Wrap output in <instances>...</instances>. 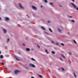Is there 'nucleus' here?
I'll list each match as a JSON object with an SVG mask.
<instances>
[{
    "instance_id": "obj_1",
    "label": "nucleus",
    "mask_w": 78,
    "mask_h": 78,
    "mask_svg": "<svg viewBox=\"0 0 78 78\" xmlns=\"http://www.w3.org/2000/svg\"><path fill=\"white\" fill-rule=\"evenodd\" d=\"M58 30L60 33H62L63 30V28L62 27H59L58 28Z\"/></svg>"
},
{
    "instance_id": "obj_2",
    "label": "nucleus",
    "mask_w": 78,
    "mask_h": 78,
    "mask_svg": "<svg viewBox=\"0 0 78 78\" xmlns=\"http://www.w3.org/2000/svg\"><path fill=\"white\" fill-rule=\"evenodd\" d=\"M20 72V71L19 70H16L14 71L15 75H17V73H19Z\"/></svg>"
},
{
    "instance_id": "obj_3",
    "label": "nucleus",
    "mask_w": 78,
    "mask_h": 78,
    "mask_svg": "<svg viewBox=\"0 0 78 78\" xmlns=\"http://www.w3.org/2000/svg\"><path fill=\"white\" fill-rule=\"evenodd\" d=\"M29 67H34V68L36 67V66L34 65L33 64L30 63L29 65Z\"/></svg>"
},
{
    "instance_id": "obj_4",
    "label": "nucleus",
    "mask_w": 78,
    "mask_h": 78,
    "mask_svg": "<svg viewBox=\"0 0 78 78\" xmlns=\"http://www.w3.org/2000/svg\"><path fill=\"white\" fill-rule=\"evenodd\" d=\"M18 6H19L21 9H24V7L22 6V4L20 3L18 4Z\"/></svg>"
},
{
    "instance_id": "obj_5",
    "label": "nucleus",
    "mask_w": 78,
    "mask_h": 78,
    "mask_svg": "<svg viewBox=\"0 0 78 78\" xmlns=\"http://www.w3.org/2000/svg\"><path fill=\"white\" fill-rule=\"evenodd\" d=\"M71 5H72L74 8H76V5L75 4H73V3L71 2Z\"/></svg>"
},
{
    "instance_id": "obj_6",
    "label": "nucleus",
    "mask_w": 78,
    "mask_h": 78,
    "mask_svg": "<svg viewBox=\"0 0 78 78\" xmlns=\"http://www.w3.org/2000/svg\"><path fill=\"white\" fill-rule=\"evenodd\" d=\"M32 8L33 9H34L35 10H36V9H37V7L34 5H32Z\"/></svg>"
},
{
    "instance_id": "obj_7",
    "label": "nucleus",
    "mask_w": 78,
    "mask_h": 78,
    "mask_svg": "<svg viewBox=\"0 0 78 78\" xmlns=\"http://www.w3.org/2000/svg\"><path fill=\"white\" fill-rule=\"evenodd\" d=\"M5 20H7V21H8V20H9V18H8V17H6L5 18Z\"/></svg>"
},
{
    "instance_id": "obj_8",
    "label": "nucleus",
    "mask_w": 78,
    "mask_h": 78,
    "mask_svg": "<svg viewBox=\"0 0 78 78\" xmlns=\"http://www.w3.org/2000/svg\"><path fill=\"white\" fill-rule=\"evenodd\" d=\"M3 30L4 33H6V30L4 29H3Z\"/></svg>"
},
{
    "instance_id": "obj_9",
    "label": "nucleus",
    "mask_w": 78,
    "mask_h": 78,
    "mask_svg": "<svg viewBox=\"0 0 78 78\" xmlns=\"http://www.w3.org/2000/svg\"><path fill=\"white\" fill-rule=\"evenodd\" d=\"M26 50L27 51H30V49L28 48H26Z\"/></svg>"
},
{
    "instance_id": "obj_10",
    "label": "nucleus",
    "mask_w": 78,
    "mask_h": 78,
    "mask_svg": "<svg viewBox=\"0 0 78 78\" xmlns=\"http://www.w3.org/2000/svg\"><path fill=\"white\" fill-rule=\"evenodd\" d=\"M15 58H16V60H17V61H19V59L18 58V57H16V56H15Z\"/></svg>"
},
{
    "instance_id": "obj_11",
    "label": "nucleus",
    "mask_w": 78,
    "mask_h": 78,
    "mask_svg": "<svg viewBox=\"0 0 78 78\" xmlns=\"http://www.w3.org/2000/svg\"><path fill=\"white\" fill-rule=\"evenodd\" d=\"M73 75L74 76V77H75V78H76V75L75 73H73Z\"/></svg>"
},
{
    "instance_id": "obj_12",
    "label": "nucleus",
    "mask_w": 78,
    "mask_h": 78,
    "mask_svg": "<svg viewBox=\"0 0 78 78\" xmlns=\"http://www.w3.org/2000/svg\"><path fill=\"white\" fill-rule=\"evenodd\" d=\"M49 30L51 33L53 32V31L52 30H51V28H49Z\"/></svg>"
},
{
    "instance_id": "obj_13",
    "label": "nucleus",
    "mask_w": 78,
    "mask_h": 78,
    "mask_svg": "<svg viewBox=\"0 0 78 78\" xmlns=\"http://www.w3.org/2000/svg\"><path fill=\"white\" fill-rule=\"evenodd\" d=\"M0 58H1V59H3V55H1L0 56Z\"/></svg>"
},
{
    "instance_id": "obj_14",
    "label": "nucleus",
    "mask_w": 78,
    "mask_h": 78,
    "mask_svg": "<svg viewBox=\"0 0 78 78\" xmlns=\"http://www.w3.org/2000/svg\"><path fill=\"white\" fill-rule=\"evenodd\" d=\"M41 28H42V29L43 30H45V28H44V27H41Z\"/></svg>"
},
{
    "instance_id": "obj_15",
    "label": "nucleus",
    "mask_w": 78,
    "mask_h": 78,
    "mask_svg": "<svg viewBox=\"0 0 78 78\" xmlns=\"http://www.w3.org/2000/svg\"><path fill=\"white\" fill-rule=\"evenodd\" d=\"M55 44L56 45H59V43H55Z\"/></svg>"
},
{
    "instance_id": "obj_16",
    "label": "nucleus",
    "mask_w": 78,
    "mask_h": 78,
    "mask_svg": "<svg viewBox=\"0 0 78 78\" xmlns=\"http://www.w3.org/2000/svg\"><path fill=\"white\" fill-rule=\"evenodd\" d=\"M46 52V53L47 54H48V53H49L48 52V51H47V50H45Z\"/></svg>"
},
{
    "instance_id": "obj_17",
    "label": "nucleus",
    "mask_w": 78,
    "mask_h": 78,
    "mask_svg": "<svg viewBox=\"0 0 78 78\" xmlns=\"http://www.w3.org/2000/svg\"><path fill=\"white\" fill-rule=\"evenodd\" d=\"M31 60L34 61H35V59H34L33 58H31Z\"/></svg>"
},
{
    "instance_id": "obj_18",
    "label": "nucleus",
    "mask_w": 78,
    "mask_h": 78,
    "mask_svg": "<svg viewBox=\"0 0 78 78\" xmlns=\"http://www.w3.org/2000/svg\"><path fill=\"white\" fill-rule=\"evenodd\" d=\"M61 69H62V70H63V71H65V69L63 68H62Z\"/></svg>"
},
{
    "instance_id": "obj_19",
    "label": "nucleus",
    "mask_w": 78,
    "mask_h": 78,
    "mask_svg": "<svg viewBox=\"0 0 78 78\" xmlns=\"http://www.w3.org/2000/svg\"><path fill=\"white\" fill-rule=\"evenodd\" d=\"M61 45H62V46H64V45H65L64 44H63V43H61Z\"/></svg>"
},
{
    "instance_id": "obj_20",
    "label": "nucleus",
    "mask_w": 78,
    "mask_h": 78,
    "mask_svg": "<svg viewBox=\"0 0 78 78\" xmlns=\"http://www.w3.org/2000/svg\"><path fill=\"white\" fill-rule=\"evenodd\" d=\"M69 54L70 55H72V52H69Z\"/></svg>"
},
{
    "instance_id": "obj_21",
    "label": "nucleus",
    "mask_w": 78,
    "mask_h": 78,
    "mask_svg": "<svg viewBox=\"0 0 78 78\" xmlns=\"http://www.w3.org/2000/svg\"><path fill=\"white\" fill-rule=\"evenodd\" d=\"M44 2L45 3H48V1L47 0H44Z\"/></svg>"
},
{
    "instance_id": "obj_22",
    "label": "nucleus",
    "mask_w": 78,
    "mask_h": 78,
    "mask_svg": "<svg viewBox=\"0 0 78 78\" xmlns=\"http://www.w3.org/2000/svg\"><path fill=\"white\" fill-rule=\"evenodd\" d=\"M73 42H74V43H75V44H77V43H76V41H75V40H73Z\"/></svg>"
},
{
    "instance_id": "obj_23",
    "label": "nucleus",
    "mask_w": 78,
    "mask_h": 78,
    "mask_svg": "<svg viewBox=\"0 0 78 78\" xmlns=\"http://www.w3.org/2000/svg\"><path fill=\"white\" fill-rule=\"evenodd\" d=\"M9 41V38H8L7 43Z\"/></svg>"
},
{
    "instance_id": "obj_24",
    "label": "nucleus",
    "mask_w": 78,
    "mask_h": 78,
    "mask_svg": "<svg viewBox=\"0 0 78 78\" xmlns=\"http://www.w3.org/2000/svg\"><path fill=\"white\" fill-rule=\"evenodd\" d=\"M39 76L40 77V78H42V75H39Z\"/></svg>"
},
{
    "instance_id": "obj_25",
    "label": "nucleus",
    "mask_w": 78,
    "mask_h": 78,
    "mask_svg": "<svg viewBox=\"0 0 78 78\" xmlns=\"http://www.w3.org/2000/svg\"><path fill=\"white\" fill-rule=\"evenodd\" d=\"M71 21L73 22H75V20H72Z\"/></svg>"
},
{
    "instance_id": "obj_26",
    "label": "nucleus",
    "mask_w": 78,
    "mask_h": 78,
    "mask_svg": "<svg viewBox=\"0 0 78 78\" xmlns=\"http://www.w3.org/2000/svg\"><path fill=\"white\" fill-rule=\"evenodd\" d=\"M61 55L63 57V58H65V56H64V55Z\"/></svg>"
},
{
    "instance_id": "obj_27",
    "label": "nucleus",
    "mask_w": 78,
    "mask_h": 78,
    "mask_svg": "<svg viewBox=\"0 0 78 78\" xmlns=\"http://www.w3.org/2000/svg\"><path fill=\"white\" fill-rule=\"evenodd\" d=\"M37 46L38 47V48H40V46L39 45H38V44H37Z\"/></svg>"
},
{
    "instance_id": "obj_28",
    "label": "nucleus",
    "mask_w": 78,
    "mask_h": 78,
    "mask_svg": "<svg viewBox=\"0 0 78 78\" xmlns=\"http://www.w3.org/2000/svg\"><path fill=\"white\" fill-rule=\"evenodd\" d=\"M50 4L51 5H53V3H50Z\"/></svg>"
},
{
    "instance_id": "obj_29",
    "label": "nucleus",
    "mask_w": 78,
    "mask_h": 78,
    "mask_svg": "<svg viewBox=\"0 0 78 78\" xmlns=\"http://www.w3.org/2000/svg\"><path fill=\"white\" fill-rule=\"evenodd\" d=\"M52 53H53V54H55V53L53 51H52Z\"/></svg>"
},
{
    "instance_id": "obj_30",
    "label": "nucleus",
    "mask_w": 78,
    "mask_h": 78,
    "mask_svg": "<svg viewBox=\"0 0 78 78\" xmlns=\"http://www.w3.org/2000/svg\"><path fill=\"white\" fill-rule=\"evenodd\" d=\"M51 22V21H50V20H48V23H50Z\"/></svg>"
},
{
    "instance_id": "obj_31",
    "label": "nucleus",
    "mask_w": 78,
    "mask_h": 78,
    "mask_svg": "<svg viewBox=\"0 0 78 78\" xmlns=\"http://www.w3.org/2000/svg\"><path fill=\"white\" fill-rule=\"evenodd\" d=\"M51 42H52V43L53 44H55V43H54V41H51Z\"/></svg>"
},
{
    "instance_id": "obj_32",
    "label": "nucleus",
    "mask_w": 78,
    "mask_h": 78,
    "mask_svg": "<svg viewBox=\"0 0 78 78\" xmlns=\"http://www.w3.org/2000/svg\"><path fill=\"white\" fill-rule=\"evenodd\" d=\"M2 64L3 66L4 65V63L2 62Z\"/></svg>"
},
{
    "instance_id": "obj_33",
    "label": "nucleus",
    "mask_w": 78,
    "mask_h": 78,
    "mask_svg": "<svg viewBox=\"0 0 78 78\" xmlns=\"http://www.w3.org/2000/svg\"><path fill=\"white\" fill-rule=\"evenodd\" d=\"M69 17L70 18H72V17H73V16H69Z\"/></svg>"
},
{
    "instance_id": "obj_34",
    "label": "nucleus",
    "mask_w": 78,
    "mask_h": 78,
    "mask_svg": "<svg viewBox=\"0 0 78 78\" xmlns=\"http://www.w3.org/2000/svg\"><path fill=\"white\" fill-rule=\"evenodd\" d=\"M73 2H75V0H71Z\"/></svg>"
},
{
    "instance_id": "obj_35",
    "label": "nucleus",
    "mask_w": 78,
    "mask_h": 78,
    "mask_svg": "<svg viewBox=\"0 0 78 78\" xmlns=\"http://www.w3.org/2000/svg\"><path fill=\"white\" fill-rule=\"evenodd\" d=\"M26 16H28V17L29 18V17H29V16H28V15H26Z\"/></svg>"
},
{
    "instance_id": "obj_36",
    "label": "nucleus",
    "mask_w": 78,
    "mask_h": 78,
    "mask_svg": "<svg viewBox=\"0 0 78 78\" xmlns=\"http://www.w3.org/2000/svg\"><path fill=\"white\" fill-rule=\"evenodd\" d=\"M60 59H61V61H63V60H62L61 59V58H60Z\"/></svg>"
},
{
    "instance_id": "obj_37",
    "label": "nucleus",
    "mask_w": 78,
    "mask_h": 78,
    "mask_svg": "<svg viewBox=\"0 0 78 78\" xmlns=\"http://www.w3.org/2000/svg\"><path fill=\"white\" fill-rule=\"evenodd\" d=\"M76 10H77V11H78V7L76 8Z\"/></svg>"
},
{
    "instance_id": "obj_38",
    "label": "nucleus",
    "mask_w": 78,
    "mask_h": 78,
    "mask_svg": "<svg viewBox=\"0 0 78 78\" xmlns=\"http://www.w3.org/2000/svg\"><path fill=\"white\" fill-rule=\"evenodd\" d=\"M52 6H53V7H54V6L53 5V4H52Z\"/></svg>"
},
{
    "instance_id": "obj_39",
    "label": "nucleus",
    "mask_w": 78,
    "mask_h": 78,
    "mask_svg": "<svg viewBox=\"0 0 78 78\" xmlns=\"http://www.w3.org/2000/svg\"><path fill=\"white\" fill-rule=\"evenodd\" d=\"M23 45H25V44H23Z\"/></svg>"
},
{
    "instance_id": "obj_40",
    "label": "nucleus",
    "mask_w": 78,
    "mask_h": 78,
    "mask_svg": "<svg viewBox=\"0 0 78 78\" xmlns=\"http://www.w3.org/2000/svg\"><path fill=\"white\" fill-rule=\"evenodd\" d=\"M31 78H34V77H31Z\"/></svg>"
},
{
    "instance_id": "obj_41",
    "label": "nucleus",
    "mask_w": 78,
    "mask_h": 78,
    "mask_svg": "<svg viewBox=\"0 0 78 78\" xmlns=\"http://www.w3.org/2000/svg\"><path fill=\"white\" fill-rule=\"evenodd\" d=\"M0 19L1 20H2V18L0 17Z\"/></svg>"
},
{
    "instance_id": "obj_42",
    "label": "nucleus",
    "mask_w": 78,
    "mask_h": 78,
    "mask_svg": "<svg viewBox=\"0 0 78 78\" xmlns=\"http://www.w3.org/2000/svg\"><path fill=\"white\" fill-rule=\"evenodd\" d=\"M59 6L60 7H62V6H61V5H59Z\"/></svg>"
},
{
    "instance_id": "obj_43",
    "label": "nucleus",
    "mask_w": 78,
    "mask_h": 78,
    "mask_svg": "<svg viewBox=\"0 0 78 78\" xmlns=\"http://www.w3.org/2000/svg\"><path fill=\"white\" fill-rule=\"evenodd\" d=\"M1 51H0V54H1Z\"/></svg>"
},
{
    "instance_id": "obj_44",
    "label": "nucleus",
    "mask_w": 78,
    "mask_h": 78,
    "mask_svg": "<svg viewBox=\"0 0 78 78\" xmlns=\"http://www.w3.org/2000/svg\"><path fill=\"white\" fill-rule=\"evenodd\" d=\"M68 34H70V33H69V32H68Z\"/></svg>"
},
{
    "instance_id": "obj_45",
    "label": "nucleus",
    "mask_w": 78,
    "mask_h": 78,
    "mask_svg": "<svg viewBox=\"0 0 78 78\" xmlns=\"http://www.w3.org/2000/svg\"><path fill=\"white\" fill-rule=\"evenodd\" d=\"M41 7H42V6H41Z\"/></svg>"
}]
</instances>
